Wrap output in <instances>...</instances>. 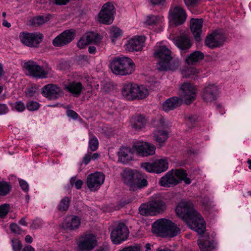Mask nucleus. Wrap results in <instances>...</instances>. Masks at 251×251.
I'll list each match as a JSON object with an SVG mask.
<instances>
[{"instance_id":"1","label":"nucleus","mask_w":251,"mask_h":251,"mask_svg":"<svg viewBox=\"0 0 251 251\" xmlns=\"http://www.w3.org/2000/svg\"><path fill=\"white\" fill-rule=\"evenodd\" d=\"M176 215L189 226L191 229L199 234H204L205 230V223L201 215L193 208L190 201H181L176 208Z\"/></svg>"},{"instance_id":"2","label":"nucleus","mask_w":251,"mask_h":251,"mask_svg":"<svg viewBox=\"0 0 251 251\" xmlns=\"http://www.w3.org/2000/svg\"><path fill=\"white\" fill-rule=\"evenodd\" d=\"M154 56L159 60L156 67L160 71L175 70L180 65L179 60L174 59L171 56V50L166 46H156Z\"/></svg>"},{"instance_id":"3","label":"nucleus","mask_w":251,"mask_h":251,"mask_svg":"<svg viewBox=\"0 0 251 251\" xmlns=\"http://www.w3.org/2000/svg\"><path fill=\"white\" fill-rule=\"evenodd\" d=\"M182 180H183L186 184H190L191 182L190 179L187 177L185 171L181 169L172 170L161 177L159 184L161 186L171 187L177 185Z\"/></svg>"},{"instance_id":"4","label":"nucleus","mask_w":251,"mask_h":251,"mask_svg":"<svg viewBox=\"0 0 251 251\" xmlns=\"http://www.w3.org/2000/svg\"><path fill=\"white\" fill-rule=\"evenodd\" d=\"M135 64L132 59L126 57H115L110 63L112 72L120 75L131 74L135 70Z\"/></svg>"},{"instance_id":"5","label":"nucleus","mask_w":251,"mask_h":251,"mask_svg":"<svg viewBox=\"0 0 251 251\" xmlns=\"http://www.w3.org/2000/svg\"><path fill=\"white\" fill-rule=\"evenodd\" d=\"M152 228L162 237H174L180 233V228L176 224L165 219L155 221L152 225Z\"/></svg>"},{"instance_id":"6","label":"nucleus","mask_w":251,"mask_h":251,"mask_svg":"<svg viewBox=\"0 0 251 251\" xmlns=\"http://www.w3.org/2000/svg\"><path fill=\"white\" fill-rule=\"evenodd\" d=\"M24 68L28 72V75L33 77L45 78L51 75L52 70L48 66H41L33 61L24 63Z\"/></svg>"},{"instance_id":"7","label":"nucleus","mask_w":251,"mask_h":251,"mask_svg":"<svg viewBox=\"0 0 251 251\" xmlns=\"http://www.w3.org/2000/svg\"><path fill=\"white\" fill-rule=\"evenodd\" d=\"M166 205L164 201L160 199L151 201L147 204H142L139 210L142 215H154L164 212Z\"/></svg>"},{"instance_id":"8","label":"nucleus","mask_w":251,"mask_h":251,"mask_svg":"<svg viewBox=\"0 0 251 251\" xmlns=\"http://www.w3.org/2000/svg\"><path fill=\"white\" fill-rule=\"evenodd\" d=\"M115 8L112 2L108 1L104 4L98 16V21L104 25H110L114 20Z\"/></svg>"},{"instance_id":"9","label":"nucleus","mask_w":251,"mask_h":251,"mask_svg":"<svg viewBox=\"0 0 251 251\" xmlns=\"http://www.w3.org/2000/svg\"><path fill=\"white\" fill-rule=\"evenodd\" d=\"M141 167L149 173L160 174L168 169V162L166 159H157L152 163H142Z\"/></svg>"},{"instance_id":"10","label":"nucleus","mask_w":251,"mask_h":251,"mask_svg":"<svg viewBox=\"0 0 251 251\" xmlns=\"http://www.w3.org/2000/svg\"><path fill=\"white\" fill-rule=\"evenodd\" d=\"M128 234L127 226L124 223H119L111 230V240L114 244H119L127 239Z\"/></svg>"},{"instance_id":"11","label":"nucleus","mask_w":251,"mask_h":251,"mask_svg":"<svg viewBox=\"0 0 251 251\" xmlns=\"http://www.w3.org/2000/svg\"><path fill=\"white\" fill-rule=\"evenodd\" d=\"M19 38L25 45L29 47H35L42 41L43 35L38 32H22L20 33Z\"/></svg>"},{"instance_id":"12","label":"nucleus","mask_w":251,"mask_h":251,"mask_svg":"<svg viewBox=\"0 0 251 251\" xmlns=\"http://www.w3.org/2000/svg\"><path fill=\"white\" fill-rule=\"evenodd\" d=\"M187 14L181 7L176 6L171 8L169 12V18L176 26L183 24L186 20Z\"/></svg>"},{"instance_id":"13","label":"nucleus","mask_w":251,"mask_h":251,"mask_svg":"<svg viewBox=\"0 0 251 251\" xmlns=\"http://www.w3.org/2000/svg\"><path fill=\"white\" fill-rule=\"evenodd\" d=\"M96 245V237L92 234L82 236L77 242L78 251H90L94 248Z\"/></svg>"},{"instance_id":"14","label":"nucleus","mask_w":251,"mask_h":251,"mask_svg":"<svg viewBox=\"0 0 251 251\" xmlns=\"http://www.w3.org/2000/svg\"><path fill=\"white\" fill-rule=\"evenodd\" d=\"M180 89L181 91V97L186 104H190L196 98V88L191 84L187 82L183 83Z\"/></svg>"},{"instance_id":"15","label":"nucleus","mask_w":251,"mask_h":251,"mask_svg":"<svg viewBox=\"0 0 251 251\" xmlns=\"http://www.w3.org/2000/svg\"><path fill=\"white\" fill-rule=\"evenodd\" d=\"M105 176L103 173L96 172L89 175L87 178V185L91 191H96L103 183Z\"/></svg>"},{"instance_id":"16","label":"nucleus","mask_w":251,"mask_h":251,"mask_svg":"<svg viewBox=\"0 0 251 251\" xmlns=\"http://www.w3.org/2000/svg\"><path fill=\"white\" fill-rule=\"evenodd\" d=\"M133 148L137 153L142 156H148L155 154V147L149 142L137 141L133 145Z\"/></svg>"},{"instance_id":"17","label":"nucleus","mask_w":251,"mask_h":251,"mask_svg":"<svg viewBox=\"0 0 251 251\" xmlns=\"http://www.w3.org/2000/svg\"><path fill=\"white\" fill-rule=\"evenodd\" d=\"M224 41V35L219 30H216L206 37L205 44L209 48L213 49L222 46Z\"/></svg>"},{"instance_id":"18","label":"nucleus","mask_w":251,"mask_h":251,"mask_svg":"<svg viewBox=\"0 0 251 251\" xmlns=\"http://www.w3.org/2000/svg\"><path fill=\"white\" fill-rule=\"evenodd\" d=\"M219 94V89L215 84H208L205 86L202 91L201 97L206 102H211L215 100Z\"/></svg>"},{"instance_id":"19","label":"nucleus","mask_w":251,"mask_h":251,"mask_svg":"<svg viewBox=\"0 0 251 251\" xmlns=\"http://www.w3.org/2000/svg\"><path fill=\"white\" fill-rule=\"evenodd\" d=\"M74 31L66 30L58 35L52 41V45L55 47H61L70 43L75 37Z\"/></svg>"},{"instance_id":"20","label":"nucleus","mask_w":251,"mask_h":251,"mask_svg":"<svg viewBox=\"0 0 251 251\" xmlns=\"http://www.w3.org/2000/svg\"><path fill=\"white\" fill-rule=\"evenodd\" d=\"M43 95L50 100H54L63 95L61 89L56 85L50 84L42 88Z\"/></svg>"},{"instance_id":"21","label":"nucleus","mask_w":251,"mask_h":251,"mask_svg":"<svg viewBox=\"0 0 251 251\" xmlns=\"http://www.w3.org/2000/svg\"><path fill=\"white\" fill-rule=\"evenodd\" d=\"M145 40L144 36H135L128 41L126 49L130 51H139L142 49Z\"/></svg>"},{"instance_id":"22","label":"nucleus","mask_w":251,"mask_h":251,"mask_svg":"<svg viewBox=\"0 0 251 251\" xmlns=\"http://www.w3.org/2000/svg\"><path fill=\"white\" fill-rule=\"evenodd\" d=\"M100 36L96 33L90 32L84 35L77 43V46L83 49L91 43H96L100 40Z\"/></svg>"},{"instance_id":"23","label":"nucleus","mask_w":251,"mask_h":251,"mask_svg":"<svg viewBox=\"0 0 251 251\" xmlns=\"http://www.w3.org/2000/svg\"><path fill=\"white\" fill-rule=\"evenodd\" d=\"M203 20L201 19H192L190 21V29L195 39L197 41L201 40V28Z\"/></svg>"},{"instance_id":"24","label":"nucleus","mask_w":251,"mask_h":251,"mask_svg":"<svg viewBox=\"0 0 251 251\" xmlns=\"http://www.w3.org/2000/svg\"><path fill=\"white\" fill-rule=\"evenodd\" d=\"M173 41L178 48L184 51L189 49L192 46L190 38L185 35L176 37Z\"/></svg>"},{"instance_id":"25","label":"nucleus","mask_w":251,"mask_h":251,"mask_svg":"<svg viewBox=\"0 0 251 251\" xmlns=\"http://www.w3.org/2000/svg\"><path fill=\"white\" fill-rule=\"evenodd\" d=\"M80 219L77 216L67 217L63 223V227L73 231L78 228L80 225Z\"/></svg>"},{"instance_id":"26","label":"nucleus","mask_w":251,"mask_h":251,"mask_svg":"<svg viewBox=\"0 0 251 251\" xmlns=\"http://www.w3.org/2000/svg\"><path fill=\"white\" fill-rule=\"evenodd\" d=\"M136 91H137V84L127 83L124 85L122 93L123 96L127 100H132L135 99Z\"/></svg>"},{"instance_id":"27","label":"nucleus","mask_w":251,"mask_h":251,"mask_svg":"<svg viewBox=\"0 0 251 251\" xmlns=\"http://www.w3.org/2000/svg\"><path fill=\"white\" fill-rule=\"evenodd\" d=\"M64 88L67 91L72 94L75 97H79L84 89L81 83L75 81L69 83L65 85Z\"/></svg>"},{"instance_id":"28","label":"nucleus","mask_w":251,"mask_h":251,"mask_svg":"<svg viewBox=\"0 0 251 251\" xmlns=\"http://www.w3.org/2000/svg\"><path fill=\"white\" fill-rule=\"evenodd\" d=\"M182 100L177 97H174L167 99L163 103V109L165 111L173 110L180 106Z\"/></svg>"},{"instance_id":"29","label":"nucleus","mask_w":251,"mask_h":251,"mask_svg":"<svg viewBox=\"0 0 251 251\" xmlns=\"http://www.w3.org/2000/svg\"><path fill=\"white\" fill-rule=\"evenodd\" d=\"M197 242L201 251H211L214 248V241L209 236H202Z\"/></svg>"},{"instance_id":"30","label":"nucleus","mask_w":251,"mask_h":251,"mask_svg":"<svg viewBox=\"0 0 251 251\" xmlns=\"http://www.w3.org/2000/svg\"><path fill=\"white\" fill-rule=\"evenodd\" d=\"M119 161L124 164L127 163L133 157L132 149L129 147H122L118 152Z\"/></svg>"},{"instance_id":"31","label":"nucleus","mask_w":251,"mask_h":251,"mask_svg":"<svg viewBox=\"0 0 251 251\" xmlns=\"http://www.w3.org/2000/svg\"><path fill=\"white\" fill-rule=\"evenodd\" d=\"M122 178L125 184L130 188L132 191L135 179V173L132 170H125L122 174Z\"/></svg>"},{"instance_id":"32","label":"nucleus","mask_w":251,"mask_h":251,"mask_svg":"<svg viewBox=\"0 0 251 251\" xmlns=\"http://www.w3.org/2000/svg\"><path fill=\"white\" fill-rule=\"evenodd\" d=\"M147 180L144 177L143 175L139 172L135 173V179L132 191H135L138 189H142L148 186Z\"/></svg>"},{"instance_id":"33","label":"nucleus","mask_w":251,"mask_h":251,"mask_svg":"<svg viewBox=\"0 0 251 251\" xmlns=\"http://www.w3.org/2000/svg\"><path fill=\"white\" fill-rule=\"evenodd\" d=\"M132 120V127L136 130H140L143 128L147 123L145 117L140 115L134 116Z\"/></svg>"},{"instance_id":"34","label":"nucleus","mask_w":251,"mask_h":251,"mask_svg":"<svg viewBox=\"0 0 251 251\" xmlns=\"http://www.w3.org/2000/svg\"><path fill=\"white\" fill-rule=\"evenodd\" d=\"M203 54L199 51H196L191 53L186 59L188 65H193L203 58Z\"/></svg>"},{"instance_id":"35","label":"nucleus","mask_w":251,"mask_h":251,"mask_svg":"<svg viewBox=\"0 0 251 251\" xmlns=\"http://www.w3.org/2000/svg\"><path fill=\"white\" fill-rule=\"evenodd\" d=\"M163 18L157 15H150L147 17L145 24L149 27L157 26L162 22Z\"/></svg>"},{"instance_id":"36","label":"nucleus","mask_w":251,"mask_h":251,"mask_svg":"<svg viewBox=\"0 0 251 251\" xmlns=\"http://www.w3.org/2000/svg\"><path fill=\"white\" fill-rule=\"evenodd\" d=\"M51 15L47 14L44 16H38L31 20V23L34 25H41L48 22L50 19Z\"/></svg>"},{"instance_id":"37","label":"nucleus","mask_w":251,"mask_h":251,"mask_svg":"<svg viewBox=\"0 0 251 251\" xmlns=\"http://www.w3.org/2000/svg\"><path fill=\"white\" fill-rule=\"evenodd\" d=\"M154 137L158 144L163 143L168 138V132L164 130H156L154 133Z\"/></svg>"},{"instance_id":"38","label":"nucleus","mask_w":251,"mask_h":251,"mask_svg":"<svg viewBox=\"0 0 251 251\" xmlns=\"http://www.w3.org/2000/svg\"><path fill=\"white\" fill-rule=\"evenodd\" d=\"M135 99H143L145 98L149 94L148 90L144 86H138L137 84V91L135 92Z\"/></svg>"},{"instance_id":"39","label":"nucleus","mask_w":251,"mask_h":251,"mask_svg":"<svg viewBox=\"0 0 251 251\" xmlns=\"http://www.w3.org/2000/svg\"><path fill=\"white\" fill-rule=\"evenodd\" d=\"M109 35L112 42L115 43L116 39L122 36V31L117 26H112L109 29Z\"/></svg>"},{"instance_id":"40","label":"nucleus","mask_w":251,"mask_h":251,"mask_svg":"<svg viewBox=\"0 0 251 251\" xmlns=\"http://www.w3.org/2000/svg\"><path fill=\"white\" fill-rule=\"evenodd\" d=\"M71 199L68 197H65L61 200L57 206V209L60 211H66L70 205Z\"/></svg>"},{"instance_id":"41","label":"nucleus","mask_w":251,"mask_h":251,"mask_svg":"<svg viewBox=\"0 0 251 251\" xmlns=\"http://www.w3.org/2000/svg\"><path fill=\"white\" fill-rule=\"evenodd\" d=\"M11 190L9 183L5 181H0V196L7 195Z\"/></svg>"},{"instance_id":"42","label":"nucleus","mask_w":251,"mask_h":251,"mask_svg":"<svg viewBox=\"0 0 251 251\" xmlns=\"http://www.w3.org/2000/svg\"><path fill=\"white\" fill-rule=\"evenodd\" d=\"M99 147V141L97 138L94 135H91L89 140L88 150L92 151H96Z\"/></svg>"},{"instance_id":"43","label":"nucleus","mask_w":251,"mask_h":251,"mask_svg":"<svg viewBox=\"0 0 251 251\" xmlns=\"http://www.w3.org/2000/svg\"><path fill=\"white\" fill-rule=\"evenodd\" d=\"M198 73V71L194 67L188 68L186 69L183 70L182 71L183 76L186 78L190 77Z\"/></svg>"},{"instance_id":"44","label":"nucleus","mask_w":251,"mask_h":251,"mask_svg":"<svg viewBox=\"0 0 251 251\" xmlns=\"http://www.w3.org/2000/svg\"><path fill=\"white\" fill-rule=\"evenodd\" d=\"M69 1H48L46 2V4H49L51 7L48 8L50 10L54 11L56 9L55 7L57 6L65 5L67 4Z\"/></svg>"},{"instance_id":"45","label":"nucleus","mask_w":251,"mask_h":251,"mask_svg":"<svg viewBox=\"0 0 251 251\" xmlns=\"http://www.w3.org/2000/svg\"><path fill=\"white\" fill-rule=\"evenodd\" d=\"M142 249V244L136 243L125 247L120 251H141Z\"/></svg>"},{"instance_id":"46","label":"nucleus","mask_w":251,"mask_h":251,"mask_svg":"<svg viewBox=\"0 0 251 251\" xmlns=\"http://www.w3.org/2000/svg\"><path fill=\"white\" fill-rule=\"evenodd\" d=\"M26 107L29 111H34L39 109L40 104L37 101L30 100L27 102Z\"/></svg>"},{"instance_id":"47","label":"nucleus","mask_w":251,"mask_h":251,"mask_svg":"<svg viewBox=\"0 0 251 251\" xmlns=\"http://www.w3.org/2000/svg\"><path fill=\"white\" fill-rule=\"evenodd\" d=\"M12 107L18 112L24 111L26 107L24 103L21 100L15 102Z\"/></svg>"},{"instance_id":"48","label":"nucleus","mask_w":251,"mask_h":251,"mask_svg":"<svg viewBox=\"0 0 251 251\" xmlns=\"http://www.w3.org/2000/svg\"><path fill=\"white\" fill-rule=\"evenodd\" d=\"M11 244L13 251H21L22 245L21 241L18 239H13L11 240Z\"/></svg>"},{"instance_id":"49","label":"nucleus","mask_w":251,"mask_h":251,"mask_svg":"<svg viewBox=\"0 0 251 251\" xmlns=\"http://www.w3.org/2000/svg\"><path fill=\"white\" fill-rule=\"evenodd\" d=\"M9 208V205L6 203L0 206V218L4 217L7 214Z\"/></svg>"},{"instance_id":"50","label":"nucleus","mask_w":251,"mask_h":251,"mask_svg":"<svg viewBox=\"0 0 251 251\" xmlns=\"http://www.w3.org/2000/svg\"><path fill=\"white\" fill-rule=\"evenodd\" d=\"M70 183L72 186L75 185L77 189H80L83 182L80 179H76V177H73L70 179Z\"/></svg>"},{"instance_id":"51","label":"nucleus","mask_w":251,"mask_h":251,"mask_svg":"<svg viewBox=\"0 0 251 251\" xmlns=\"http://www.w3.org/2000/svg\"><path fill=\"white\" fill-rule=\"evenodd\" d=\"M43 224V221L40 219H36L33 221L30 227L32 229H36L42 226Z\"/></svg>"},{"instance_id":"52","label":"nucleus","mask_w":251,"mask_h":251,"mask_svg":"<svg viewBox=\"0 0 251 251\" xmlns=\"http://www.w3.org/2000/svg\"><path fill=\"white\" fill-rule=\"evenodd\" d=\"M186 6L190 10L197 7L198 5V1H184Z\"/></svg>"},{"instance_id":"53","label":"nucleus","mask_w":251,"mask_h":251,"mask_svg":"<svg viewBox=\"0 0 251 251\" xmlns=\"http://www.w3.org/2000/svg\"><path fill=\"white\" fill-rule=\"evenodd\" d=\"M19 184L21 189L25 192H27L29 190V186L27 182L25 180L20 179Z\"/></svg>"},{"instance_id":"54","label":"nucleus","mask_w":251,"mask_h":251,"mask_svg":"<svg viewBox=\"0 0 251 251\" xmlns=\"http://www.w3.org/2000/svg\"><path fill=\"white\" fill-rule=\"evenodd\" d=\"M10 228L11 231L15 233L20 234L21 233V228L15 223L10 225Z\"/></svg>"},{"instance_id":"55","label":"nucleus","mask_w":251,"mask_h":251,"mask_svg":"<svg viewBox=\"0 0 251 251\" xmlns=\"http://www.w3.org/2000/svg\"><path fill=\"white\" fill-rule=\"evenodd\" d=\"M66 114L68 117H71L75 120L77 119L78 116V114L72 110H67Z\"/></svg>"},{"instance_id":"56","label":"nucleus","mask_w":251,"mask_h":251,"mask_svg":"<svg viewBox=\"0 0 251 251\" xmlns=\"http://www.w3.org/2000/svg\"><path fill=\"white\" fill-rule=\"evenodd\" d=\"M8 111V107L5 104H0V115L5 114Z\"/></svg>"},{"instance_id":"57","label":"nucleus","mask_w":251,"mask_h":251,"mask_svg":"<svg viewBox=\"0 0 251 251\" xmlns=\"http://www.w3.org/2000/svg\"><path fill=\"white\" fill-rule=\"evenodd\" d=\"M157 126L158 127H160L163 128L168 126V124L166 123L165 119L163 117H161L159 119Z\"/></svg>"},{"instance_id":"58","label":"nucleus","mask_w":251,"mask_h":251,"mask_svg":"<svg viewBox=\"0 0 251 251\" xmlns=\"http://www.w3.org/2000/svg\"><path fill=\"white\" fill-rule=\"evenodd\" d=\"M35 90L33 88H28L25 90L26 96L28 97H32L35 93Z\"/></svg>"},{"instance_id":"59","label":"nucleus","mask_w":251,"mask_h":251,"mask_svg":"<svg viewBox=\"0 0 251 251\" xmlns=\"http://www.w3.org/2000/svg\"><path fill=\"white\" fill-rule=\"evenodd\" d=\"M91 159V152H88L84 156L83 161L85 165H87Z\"/></svg>"},{"instance_id":"60","label":"nucleus","mask_w":251,"mask_h":251,"mask_svg":"<svg viewBox=\"0 0 251 251\" xmlns=\"http://www.w3.org/2000/svg\"><path fill=\"white\" fill-rule=\"evenodd\" d=\"M187 120L191 124H194L198 120V117L196 115H190L187 117Z\"/></svg>"},{"instance_id":"61","label":"nucleus","mask_w":251,"mask_h":251,"mask_svg":"<svg viewBox=\"0 0 251 251\" xmlns=\"http://www.w3.org/2000/svg\"><path fill=\"white\" fill-rule=\"evenodd\" d=\"M143 246V249L141 251H151V248L153 246L150 243L144 244L142 243Z\"/></svg>"},{"instance_id":"62","label":"nucleus","mask_w":251,"mask_h":251,"mask_svg":"<svg viewBox=\"0 0 251 251\" xmlns=\"http://www.w3.org/2000/svg\"><path fill=\"white\" fill-rule=\"evenodd\" d=\"M152 5H163L165 1H150Z\"/></svg>"},{"instance_id":"63","label":"nucleus","mask_w":251,"mask_h":251,"mask_svg":"<svg viewBox=\"0 0 251 251\" xmlns=\"http://www.w3.org/2000/svg\"><path fill=\"white\" fill-rule=\"evenodd\" d=\"M22 251H35V250L31 246L27 245L24 247Z\"/></svg>"},{"instance_id":"64","label":"nucleus","mask_w":251,"mask_h":251,"mask_svg":"<svg viewBox=\"0 0 251 251\" xmlns=\"http://www.w3.org/2000/svg\"><path fill=\"white\" fill-rule=\"evenodd\" d=\"M25 240L27 243H31L33 241L32 237L29 235L25 236Z\"/></svg>"}]
</instances>
